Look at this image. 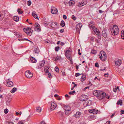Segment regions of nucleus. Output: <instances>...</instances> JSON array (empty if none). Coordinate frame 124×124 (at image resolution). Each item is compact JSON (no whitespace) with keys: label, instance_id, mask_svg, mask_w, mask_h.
Returning a JSON list of instances; mask_svg holds the SVG:
<instances>
[{"label":"nucleus","instance_id":"obj_14","mask_svg":"<svg viewBox=\"0 0 124 124\" xmlns=\"http://www.w3.org/2000/svg\"><path fill=\"white\" fill-rule=\"evenodd\" d=\"M89 112L94 114H96L98 113V110L97 109L95 108L90 110L89 111Z\"/></svg>","mask_w":124,"mask_h":124},{"label":"nucleus","instance_id":"obj_35","mask_svg":"<svg viewBox=\"0 0 124 124\" xmlns=\"http://www.w3.org/2000/svg\"><path fill=\"white\" fill-rule=\"evenodd\" d=\"M11 99L10 98H8L6 102V105L8 106L9 105V103L11 101Z\"/></svg>","mask_w":124,"mask_h":124},{"label":"nucleus","instance_id":"obj_57","mask_svg":"<svg viewBox=\"0 0 124 124\" xmlns=\"http://www.w3.org/2000/svg\"><path fill=\"white\" fill-rule=\"evenodd\" d=\"M16 36L17 37H18L20 36V34L19 33L17 32H15Z\"/></svg>","mask_w":124,"mask_h":124},{"label":"nucleus","instance_id":"obj_56","mask_svg":"<svg viewBox=\"0 0 124 124\" xmlns=\"http://www.w3.org/2000/svg\"><path fill=\"white\" fill-rule=\"evenodd\" d=\"M8 109L7 108H6L4 110V112L6 114L8 112Z\"/></svg>","mask_w":124,"mask_h":124},{"label":"nucleus","instance_id":"obj_64","mask_svg":"<svg viewBox=\"0 0 124 124\" xmlns=\"http://www.w3.org/2000/svg\"><path fill=\"white\" fill-rule=\"evenodd\" d=\"M18 124H24V123L22 122V121H19Z\"/></svg>","mask_w":124,"mask_h":124},{"label":"nucleus","instance_id":"obj_20","mask_svg":"<svg viewBox=\"0 0 124 124\" xmlns=\"http://www.w3.org/2000/svg\"><path fill=\"white\" fill-rule=\"evenodd\" d=\"M23 30L27 34L29 33V31H30V30H31V28H30L29 27H28L26 28H24Z\"/></svg>","mask_w":124,"mask_h":124},{"label":"nucleus","instance_id":"obj_10","mask_svg":"<svg viewBox=\"0 0 124 124\" xmlns=\"http://www.w3.org/2000/svg\"><path fill=\"white\" fill-rule=\"evenodd\" d=\"M87 3L86 0H83L81 3H79L78 4V6L80 7H82L86 5Z\"/></svg>","mask_w":124,"mask_h":124},{"label":"nucleus","instance_id":"obj_49","mask_svg":"<svg viewBox=\"0 0 124 124\" xmlns=\"http://www.w3.org/2000/svg\"><path fill=\"white\" fill-rule=\"evenodd\" d=\"M55 71L57 72H59V69L58 68L57 66L55 67L54 68Z\"/></svg>","mask_w":124,"mask_h":124},{"label":"nucleus","instance_id":"obj_55","mask_svg":"<svg viewBox=\"0 0 124 124\" xmlns=\"http://www.w3.org/2000/svg\"><path fill=\"white\" fill-rule=\"evenodd\" d=\"M4 17L3 14H1L0 13V19H3Z\"/></svg>","mask_w":124,"mask_h":124},{"label":"nucleus","instance_id":"obj_43","mask_svg":"<svg viewBox=\"0 0 124 124\" xmlns=\"http://www.w3.org/2000/svg\"><path fill=\"white\" fill-rule=\"evenodd\" d=\"M30 31H29V33H27V34L29 36H30L31 35V33L33 32V30L31 29V30H30Z\"/></svg>","mask_w":124,"mask_h":124},{"label":"nucleus","instance_id":"obj_59","mask_svg":"<svg viewBox=\"0 0 124 124\" xmlns=\"http://www.w3.org/2000/svg\"><path fill=\"white\" fill-rule=\"evenodd\" d=\"M72 17L73 19L74 20H75L76 19V17H75L74 15L72 16Z\"/></svg>","mask_w":124,"mask_h":124},{"label":"nucleus","instance_id":"obj_17","mask_svg":"<svg viewBox=\"0 0 124 124\" xmlns=\"http://www.w3.org/2000/svg\"><path fill=\"white\" fill-rule=\"evenodd\" d=\"M92 29L93 31L96 35H97L98 34H99V33H100V32L99 30L97 29L95 27H93V29Z\"/></svg>","mask_w":124,"mask_h":124},{"label":"nucleus","instance_id":"obj_21","mask_svg":"<svg viewBox=\"0 0 124 124\" xmlns=\"http://www.w3.org/2000/svg\"><path fill=\"white\" fill-rule=\"evenodd\" d=\"M63 107H64L65 110H70L71 108L68 105H63Z\"/></svg>","mask_w":124,"mask_h":124},{"label":"nucleus","instance_id":"obj_25","mask_svg":"<svg viewBox=\"0 0 124 124\" xmlns=\"http://www.w3.org/2000/svg\"><path fill=\"white\" fill-rule=\"evenodd\" d=\"M82 75V76L80 78V79L81 81L82 82H83L86 79V75H84L83 73Z\"/></svg>","mask_w":124,"mask_h":124},{"label":"nucleus","instance_id":"obj_1","mask_svg":"<svg viewBox=\"0 0 124 124\" xmlns=\"http://www.w3.org/2000/svg\"><path fill=\"white\" fill-rule=\"evenodd\" d=\"M99 57L102 61H105L107 58L106 53L104 51H101L99 54Z\"/></svg>","mask_w":124,"mask_h":124},{"label":"nucleus","instance_id":"obj_36","mask_svg":"<svg viewBox=\"0 0 124 124\" xmlns=\"http://www.w3.org/2000/svg\"><path fill=\"white\" fill-rule=\"evenodd\" d=\"M31 60L32 62L33 63H36L37 62L36 60L33 57H31Z\"/></svg>","mask_w":124,"mask_h":124},{"label":"nucleus","instance_id":"obj_11","mask_svg":"<svg viewBox=\"0 0 124 124\" xmlns=\"http://www.w3.org/2000/svg\"><path fill=\"white\" fill-rule=\"evenodd\" d=\"M81 115V113L79 111L77 112L76 114H74V117L77 118H79Z\"/></svg>","mask_w":124,"mask_h":124},{"label":"nucleus","instance_id":"obj_18","mask_svg":"<svg viewBox=\"0 0 124 124\" xmlns=\"http://www.w3.org/2000/svg\"><path fill=\"white\" fill-rule=\"evenodd\" d=\"M33 51L35 52V54H39L40 52L39 48L37 47H34Z\"/></svg>","mask_w":124,"mask_h":124},{"label":"nucleus","instance_id":"obj_19","mask_svg":"<svg viewBox=\"0 0 124 124\" xmlns=\"http://www.w3.org/2000/svg\"><path fill=\"white\" fill-rule=\"evenodd\" d=\"M50 67L48 66H45L44 68V71L46 73H47L49 72L48 70Z\"/></svg>","mask_w":124,"mask_h":124},{"label":"nucleus","instance_id":"obj_28","mask_svg":"<svg viewBox=\"0 0 124 124\" xmlns=\"http://www.w3.org/2000/svg\"><path fill=\"white\" fill-rule=\"evenodd\" d=\"M25 75L26 77L29 78L32 77L33 76L32 74H31L30 75L27 73H25Z\"/></svg>","mask_w":124,"mask_h":124},{"label":"nucleus","instance_id":"obj_31","mask_svg":"<svg viewBox=\"0 0 124 124\" xmlns=\"http://www.w3.org/2000/svg\"><path fill=\"white\" fill-rule=\"evenodd\" d=\"M112 31H113V33L112 34V35H116L118 33V31L114 30V31L112 30Z\"/></svg>","mask_w":124,"mask_h":124},{"label":"nucleus","instance_id":"obj_61","mask_svg":"<svg viewBox=\"0 0 124 124\" xmlns=\"http://www.w3.org/2000/svg\"><path fill=\"white\" fill-rule=\"evenodd\" d=\"M23 41L26 40V41H29L30 42H32L31 41L29 40L28 39H27L24 38V39H23Z\"/></svg>","mask_w":124,"mask_h":124},{"label":"nucleus","instance_id":"obj_27","mask_svg":"<svg viewBox=\"0 0 124 124\" xmlns=\"http://www.w3.org/2000/svg\"><path fill=\"white\" fill-rule=\"evenodd\" d=\"M94 24V23L93 21H91L90 22V23L89 24V26L90 27H91V28H92L93 29V27H95L94 26H93V25Z\"/></svg>","mask_w":124,"mask_h":124},{"label":"nucleus","instance_id":"obj_5","mask_svg":"<svg viewBox=\"0 0 124 124\" xmlns=\"http://www.w3.org/2000/svg\"><path fill=\"white\" fill-rule=\"evenodd\" d=\"M57 105L55 102H53L51 103V106L50 107V109L51 111L54 110L56 107Z\"/></svg>","mask_w":124,"mask_h":124},{"label":"nucleus","instance_id":"obj_48","mask_svg":"<svg viewBox=\"0 0 124 124\" xmlns=\"http://www.w3.org/2000/svg\"><path fill=\"white\" fill-rule=\"evenodd\" d=\"M90 118L92 119H96V117L94 115H92L90 116Z\"/></svg>","mask_w":124,"mask_h":124},{"label":"nucleus","instance_id":"obj_52","mask_svg":"<svg viewBox=\"0 0 124 124\" xmlns=\"http://www.w3.org/2000/svg\"><path fill=\"white\" fill-rule=\"evenodd\" d=\"M31 4V0H29L27 2V5L28 6H30Z\"/></svg>","mask_w":124,"mask_h":124},{"label":"nucleus","instance_id":"obj_29","mask_svg":"<svg viewBox=\"0 0 124 124\" xmlns=\"http://www.w3.org/2000/svg\"><path fill=\"white\" fill-rule=\"evenodd\" d=\"M75 4L74 1L72 0H70L69 2V6L73 5Z\"/></svg>","mask_w":124,"mask_h":124},{"label":"nucleus","instance_id":"obj_9","mask_svg":"<svg viewBox=\"0 0 124 124\" xmlns=\"http://www.w3.org/2000/svg\"><path fill=\"white\" fill-rule=\"evenodd\" d=\"M121 61L118 59H116L115 60V64L117 66H120L121 64Z\"/></svg>","mask_w":124,"mask_h":124},{"label":"nucleus","instance_id":"obj_6","mask_svg":"<svg viewBox=\"0 0 124 124\" xmlns=\"http://www.w3.org/2000/svg\"><path fill=\"white\" fill-rule=\"evenodd\" d=\"M10 79H8L7 80V86L9 87H11L13 86V82L10 80Z\"/></svg>","mask_w":124,"mask_h":124},{"label":"nucleus","instance_id":"obj_50","mask_svg":"<svg viewBox=\"0 0 124 124\" xmlns=\"http://www.w3.org/2000/svg\"><path fill=\"white\" fill-rule=\"evenodd\" d=\"M44 25L45 26H46L48 25V23L47 21H45L44 22Z\"/></svg>","mask_w":124,"mask_h":124},{"label":"nucleus","instance_id":"obj_24","mask_svg":"<svg viewBox=\"0 0 124 124\" xmlns=\"http://www.w3.org/2000/svg\"><path fill=\"white\" fill-rule=\"evenodd\" d=\"M67 58L68 59L70 60V63L71 64H73V62L72 61V55H69L68 56H66Z\"/></svg>","mask_w":124,"mask_h":124},{"label":"nucleus","instance_id":"obj_12","mask_svg":"<svg viewBox=\"0 0 124 124\" xmlns=\"http://www.w3.org/2000/svg\"><path fill=\"white\" fill-rule=\"evenodd\" d=\"M102 34L103 37L104 38H106L107 37V30L105 29H104L102 32Z\"/></svg>","mask_w":124,"mask_h":124},{"label":"nucleus","instance_id":"obj_22","mask_svg":"<svg viewBox=\"0 0 124 124\" xmlns=\"http://www.w3.org/2000/svg\"><path fill=\"white\" fill-rule=\"evenodd\" d=\"M86 96L85 95L81 96L80 97V99L81 101H85L86 100V98H85Z\"/></svg>","mask_w":124,"mask_h":124},{"label":"nucleus","instance_id":"obj_54","mask_svg":"<svg viewBox=\"0 0 124 124\" xmlns=\"http://www.w3.org/2000/svg\"><path fill=\"white\" fill-rule=\"evenodd\" d=\"M5 124H14V123L11 122H6Z\"/></svg>","mask_w":124,"mask_h":124},{"label":"nucleus","instance_id":"obj_34","mask_svg":"<svg viewBox=\"0 0 124 124\" xmlns=\"http://www.w3.org/2000/svg\"><path fill=\"white\" fill-rule=\"evenodd\" d=\"M70 110H65V114L68 116L69 115L70 113Z\"/></svg>","mask_w":124,"mask_h":124},{"label":"nucleus","instance_id":"obj_53","mask_svg":"<svg viewBox=\"0 0 124 124\" xmlns=\"http://www.w3.org/2000/svg\"><path fill=\"white\" fill-rule=\"evenodd\" d=\"M83 74V73H81V74H80L78 73H75V76L76 77H77L79 76L80 75H81V74Z\"/></svg>","mask_w":124,"mask_h":124},{"label":"nucleus","instance_id":"obj_8","mask_svg":"<svg viewBox=\"0 0 124 124\" xmlns=\"http://www.w3.org/2000/svg\"><path fill=\"white\" fill-rule=\"evenodd\" d=\"M51 12L52 14H55L57 13L58 10L56 8L54 7H52L51 9Z\"/></svg>","mask_w":124,"mask_h":124},{"label":"nucleus","instance_id":"obj_16","mask_svg":"<svg viewBox=\"0 0 124 124\" xmlns=\"http://www.w3.org/2000/svg\"><path fill=\"white\" fill-rule=\"evenodd\" d=\"M49 23L51 26L53 28L55 27L57 25V23L55 22H51Z\"/></svg>","mask_w":124,"mask_h":124},{"label":"nucleus","instance_id":"obj_23","mask_svg":"<svg viewBox=\"0 0 124 124\" xmlns=\"http://www.w3.org/2000/svg\"><path fill=\"white\" fill-rule=\"evenodd\" d=\"M100 91H97V90H96L93 93V94L94 96L98 97V96L99 95L100 93Z\"/></svg>","mask_w":124,"mask_h":124},{"label":"nucleus","instance_id":"obj_4","mask_svg":"<svg viewBox=\"0 0 124 124\" xmlns=\"http://www.w3.org/2000/svg\"><path fill=\"white\" fill-rule=\"evenodd\" d=\"M82 26L81 23H80L76 25V30L77 32L79 33L81 28Z\"/></svg>","mask_w":124,"mask_h":124},{"label":"nucleus","instance_id":"obj_33","mask_svg":"<svg viewBox=\"0 0 124 124\" xmlns=\"http://www.w3.org/2000/svg\"><path fill=\"white\" fill-rule=\"evenodd\" d=\"M117 104L118 105H120L121 106H122L123 104L122 100H119L117 102Z\"/></svg>","mask_w":124,"mask_h":124},{"label":"nucleus","instance_id":"obj_62","mask_svg":"<svg viewBox=\"0 0 124 124\" xmlns=\"http://www.w3.org/2000/svg\"><path fill=\"white\" fill-rule=\"evenodd\" d=\"M64 31V30L63 29H61L60 31V33H63Z\"/></svg>","mask_w":124,"mask_h":124},{"label":"nucleus","instance_id":"obj_41","mask_svg":"<svg viewBox=\"0 0 124 124\" xmlns=\"http://www.w3.org/2000/svg\"><path fill=\"white\" fill-rule=\"evenodd\" d=\"M86 101H87V102H87V106L90 105L91 104V101L90 100H87L86 99Z\"/></svg>","mask_w":124,"mask_h":124},{"label":"nucleus","instance_id":"obj_15","mask_svg":"<svg viewBox=\"0 0 124 124\" xmlns=\"http://www.w3.org/2000/svg\"><path fill=\"white\" fill-rule=\"evenodd\" d=\"M110 30L111 31V32H112V30L114 31V30H116V31H118V28L117 26L116 25H114L113 26V27L112 28L110 29Z\"/></svg>","mask_w":124,"mask_h":124},{"label":"nucleus","instance_id":"obj_37","mask_svg":"<svg viewBox=\"0 0 124 124\" xmlns=\"http://www.w3.org/2000/svg\"><path fill=\"white\" fill-rule=\"evenodd\" d=\"M41 110V108L40 107L37 108L36 109V111L39 113L40 112Z\"/></svg>","mask_w":124,"mask_h":124},{"label":"nucleus","instance_id":"obj_47","mask_svg":"<svg viewBox=\"0 0 124 124\" xmlns=\"http://www.w3.org/2000/svg\"><path fill=\"white\" fill-rule=\"evenodd\" d=\"M60 58H62L61 57L58 56H57L55 58L54 60L55 61H56L57 60H60Z\"/></svg>","mask_w":124,"mask_h":124},{"label":"nucleus","instance_id":"obj_26","mask_svg":"<svg viewBox=\"0 0 124 124\" xmlns=\"http://www.w3.org/2000/svg\"><path fill=\"white\" fill-rule=\"evenodd\" d=\"M32 15L34 18L38 20L39 19V18L35 12L34 11L32 13Z\"/></svg>","mask_w":124,"mask_h":124},{"label":"nucleus","instance_id":"obj_13","mask_svg":"<svg viewBox=\"0 0 124 124\" xmlns=\"http://www.w3.org/2000/svg\"><path fill=\"white\" fill-rule=\"evenodd\" d=\"M45 63V61L44 60H42L39 63V66H38V69H41L44 65Z\"/></svg>","mask_w":124,"mask_h":124},{"label":"nucleus","instance_id":"obj_60","mask_svg":"<svg viewBox=\"0 0 124 124\" xmlns=\"http://www.w3.org/2000/svg\"><path fill=\"white\" fill-rule=\"evenodd\" d=\"M48 75L49 76V78H51L52 77L51 76V73L50 72H48Z\"/></svg>","mask_w":124,"mask_h":124},{"label":"nucleus","instance_id":"obj_45","mask_svg":"<svg viewBox=\"0 0 124 124\" xmlns=\"http://www.w3.org/2000/svg\"><path fill=\"white\" fill-rule=\"evenodd\" d=\"M76 93L75 91L74 90L72 91H71L69 93V94L70 95H74V93Z\"/></svg>","mask_w":124,"mask_h":124},{"label":"nucleus","instance_id":"obj_32","mask_svg":"<svg viewBox=\"0 0 124 124\" xmlns=\"http://www.w3.org/2000/svg\"><path fill=\"white\" fill-rule=\"evenodd\" d=\"M13 20L16 21H18L19 20V17L16 16H14L13 17Z\"/></svg>","mask_w":124,"mask_h":124},{"label":"nucleus","instance_id":"obj_44","mask_svg":"<svg viewBox=\"0 0 124 124\" xmlns=\"http://www.w3.org/2000/svg\"><path fill=\"white\" fill-rule=\"evenodd\" d=\"M97 35V37L98 39L100 40L101 39V34L100 33L99 34H98Z\"/></svg>","mask_w":124,"mask_h":124},{"label":"nucleus","instance_id":"obj_42","mask_svg":"<svg viewBox=\"0 0 124 124\" xmlns=\"http://www.w3.org/2000/svg\"><path fill=\"white\" fill-rule=\"evenodd\" d=\"M97 53V51L94 49H93L91 50V53L93 54H95Z\"/></svg>","mask_w":124,"mask_h":124},{"label":"nucleus","instance_id":"obj_30","mask_svg":"<svg viewBox=\"0 0 124 124\" xmlns=\"http://www.w3.org/2000/svg\"><path fill=\"white\" fill-rule=\"evenodd\" d=\"M17 90V88L14 87L11 90L10 92L12 93H13L16 91Z\"/></svg>","mask_w":124,"mask_h":124},{"label":"nucleus","instance_id":"obj_40","mask_svg":"<svg viewBox=\"0 0 124 124\" xmlns=\"http://www.w3.org/2000/svg\"><path fill=\"white\" fill-rule=\"evenodd\" d=\"M17 12H18L19 14H22L23 13V12L21 10V9L18 8L17 10Z\"/></svg>","mask_w":124,"mask_h":124},{"label":"nucleus","instance_id":"obj_46","mask_svg":"<svg viewBox=\"0 0 124 124\" xmlns=\"http://www.w3.org/2000/svg\"><path fill=\"white\" fill-rule=\"evenodd\" d=\"M60 47L58 46H56L55 47L54 49L56 52H58L60 49Z\"/></svg>","mask_w":124,"mask_h":124},{"label":"nucleus","instance_id":"obj_7","mask_svg":"<svg viewBox=\"0 0 124 124\" xmlns=\"http://www.w3.org/2000/svg\"><path fill=\"white\" fill-rule=\"evenodd\" d=\"M35 27L34 30L35 31H40V25L38 23H36L35 24Z\"/></svg>","mask_w":124,"mask_h":124},{"label":"nucleus","instance_id":"obj_3","mask_svg":"<svg viewBox=\"0 0 124 124\" xmlns=\"http://www.w3.org/2000/svg\"><path fill=\"white\" fill-rule=\"evenodd\" d=\"M68 50H67L65 52V56L69 55H72L70 53H71L72 52V50L71 49V47H70L68 49Z\"/></svg>","mask_w":124,"mask_h":124},{"label":"nucleus","instance_id":"obj_38","mask_svg":"<svg viewBox=\"0 0 124 124\" xmlns=\"http://www.w3.org/2000/svg\"><path fill=\"white\" fill-rule=\"evenodd\" d=\"M65 25V23L64 22L63 20H62L60 23V25L62 27H64Z\"/></svg>","mask_w":124,"mask_h":124},{"label":"nucleus","instance_id":"obj_51","mask_svg":"<svg viewBox=\"0 0 124 124\" xmlns=\"http://www.w3.org/2000/svg\"><path fill=\"white\" fill-rule=\"evenodd\" d=\"M87 101H86V100L85 101V102L83 104V105H84V106L85 107H86V106H87V102H87Z\"/></svg>","mask_w":124,"mask_h":124},{"label":"nucleus","instance_id":"obj_2","mask_svg":"<svg viewBox=\"0 0 124 124\" xmlns=\"http://www.w3.org/2000/svg\"><path fill=\"white\" fill-rule=\"evenodd\" d=\"M106 95V94L105 93L101 91L99 95L98 96V98L100 100L102 99L105 98Z\"/></svg>","mask_w":124,"mask_h":124},{"label":"nucleus","instance_id":"obj_58","mask_svg":"<svg viewBox=\"0 0 124 124\" xmlns=\"http://www.w3.org/2000/svg\"><path fill=\"white\" fill-rule=\"evenodd\" d=\"M95 67L98 68L99 67V65L98 62H96L95 63Z\"/></svg>","mask_w":124,"mask_h":124},{"label":"nucleus","instance_id":"obj_39","mask_svg":"<svg viewBox=\"0 0 124 124\" xmlns=\"http://www.w3.org/2000/svg\"><path fill=\"white\" fill-rule=\"evenodd\" d=\"M121 35L122 37V38L123 39H124V31L123 30H122L121 32Z\"/></svg>","mask_w":124,"mask_h":124},{"label":"nucleus","instance_id":"obj_63","mask_svg":"<svg viewBox=\"0 0 124 124\" xmlns=\"http://www.w3.org/2000/svg\"><path fill=\"white\" fill-rule=\"evenodd\" d=\"M63 19H67V16H66V15H63Z\"/></svg>","mask_w":124,"mask_h":124}]
</instances>
